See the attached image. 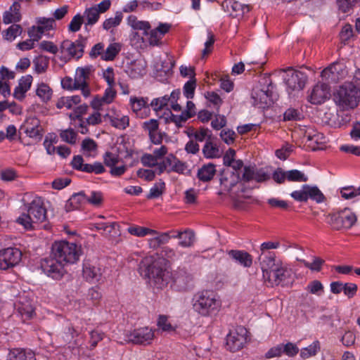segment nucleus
<instances>
[{
    "mask_svg": "<svg viewBox=\"0 0 360 360\" xmlns=\"http://www.w3.org/2000/svg\"><path fill=\"white\" fill-rule=\"evenodd\" d=\"M79 259L77 247L67 241L55 242L51 248V256L41 262L42 271L53 279L59 280L65 274V264Z\"/></svg>",
    "mask_w": 360,
    "mask_h": 360,
    "instance_id": "f257e3e1",
    "label": "nucleus"
},
{
    "mask_svg": "<svg viewBox=\"0 0 360 360\" xmlns=\"http://www.w3.org/2000/svg\"><path fill=\"white\" fill-rule=\"evenodd\" d=\"M259 262L264 279L271 285H283L291 276V269L281 259H276L274 252L259 255Z\"/></svg>",
    "mask_w": 360,
    "mask_h": 360,
    "instance_id": "f03ea898",
    "label": "nucleus"
},
{
    "mask_svg": "<svg viewBox=\"0 0 360 360\" xmlns=\"http://www.w3.org/2000/svg\"><path fill=\"white\" fill-rule=\"evenodd\" d=\"M25 207L27 212L22 213L16 219V222L25 229H34L37 225L46 220V210L41 198L36 197L30 203L26 205Z\"/></svg>",
    "mask_w": 360,
    "mask_h": 360,
    "instance_id": "7ed1b4c3",
    "label": "nucleus"
},
{
    "mask_svg": "<svg viewBox=\"0 0 360 360\" xmlns=\"http://www.w3.org/2000/svg\"><path fill=\"white\" fill-rule=\"evenodd\" d=\"M193 310L202 316L216 314L221 307L220 301L213 291L202 290L195 293L192 300Z\"/></svg>",
    "mask_w": 360,
    "mask_h": 360,
    "instance_id": "20e7f679",
    "label": "nucleus"
},
{
    "mask_svg": "<svg viewBox=\"0 0 360 360\" xmlns=\"http://www.w3.org/2000/svg\"><path fill=\"white\" fill-rule=\"evenodd\" d=\"M333 100L343 110L353 109L360 101V89L353 82H345L333 93Z\"/></svg>",
    "mask_w": 360,
    "mask_h": 360,
    "instance_id": "39448f33",
    "label": "nucleus"
},
{
    "mask_svg": "<svg viewBox=\"0 0 360 360\" xmlns=\"http://www.w3.org/2000/svg\"><path fill=\"white\" fill-rule=\"evenodd\" d=\"M164 259L153 261L146 268V274L150 284L158 289H163L171 283L172 274L165 267Z\"/></svg>",
    "mask_w": 360,
    "mask_h": 360,
    "instance_id": "423d86ee",
    "label": "nucleus"
},
{
    "mask_svg": "<svg viewBox=\"0 0 360 360\" xmlns=\"http://www.w3.org/2000/svg\"><path fill=\"white\" fill-rule=\"evenodd\" d=\"M327 223L336 231L349 229L357 221V217L349 208L326 215Z\"/></svg>",
    "mask_w": 360,
    "mask_h": 360,
    "instance_id": "0eeeda50",
    "label": "nucleus"
},
{
    "mask_svg": "<svg viewBox=\"0 0 360 360\" xmlns=\"http://www.w3.org/2000/svg\"><path fill=\"white\" fill-rule=\"evenodd\" d=\"M87 38L81 35L75 41L69 39L63 41L60 45V51L62 53H67L68 58L65 56L63 59L67 62L71 58L79 60L81 58L84 52V48L87 44Z\"/></svg>",
    "mask_w": 360,
    "mask_h": 360,
    "instance_id": "6e6552de",
    "label": "nucleus"
},
{
    "mask_svg": "<svg viewBox=\"0 0 360 360\" xmlns=\"http://www.w3.org/2000/svg\"><path fill=\"white\" fill-rule=\"evenodd\" d=\"M290 196L295 201L300 202H306L310 199L316 203H322L326 200L323 193L317 186L309 184L302 185L300 190L292 192Z\"/></svg>",
    "mask_w": 360,
    "mask_h": 360,
    "instance_id": "1a4fd4ad",
    "label": "nucleus"
},
{
    "mask_svg": "<svg viewBox=\"0 0 360 360\" xmlns=\"http://www.w3.org/2000/svg\"><path fill=\"white\" fill-rule=\"evenodd\" d=\"M247 330L243 326H238L230 331L226 339L227 349L235 352L242 349L247 341Z\"/></svg>",
    "mask_w": 360,
    "mask_h": 360,
    "instance_id": "9d476101",
    "label": "nucleus"
},
{
    "mask_svg": "<svg viewBox=\"0 0 360 360\" xmlns=\"http://www.w3.org/2000/svg\"><path fill=\"white\" fill-rule=\"evenodd\" d=\"M282 71L288 72L285 82L288 88L292 91H300L305 86L307 76L304 72L293 70L291 67L283 69Z\"/></svg>",
    "mask_w": 360,
    "mask_h": 360,
    "instance_id": "9b49d317",
    "label": "nucleus"
},
{
    "mask_svg": "<svg viewBox=\"0 0 360 360\" xmlns=\"http://www.w3.org/2000/svg\"><path fill=\"white\" fill-rule=\"evenodd\" d=\"M127 338L128 341L135 345H148L155 338L154 331L149 327H141L130 331Z\"/></svg>",
    "mask_w": 360,
    "mask_h": 360,
    "instance_id": "f8f14e48",
    "label": "nucleus"
},
{
    "mask_svg": "<svg viewBox=\"0 0 360 360\" xmlns=\"http://www.w3.org/2000/svg\"><path fill=\"white\" fill-rule=\"evenodd\" d=\"M171 286L178 291L187 290L192 285L193 275L184 268L172 272Z\"/></svg>",
    "mask_w": 360,
    "mask_h": 360,
    "instance_id": "ddd939ff",
    "label": "nucleus"
},
{
    "mask_svg": "<svg viewBox=\"0 0 360 360\" xmlns=\"http://www.w3.org/2000/svg\"><path fill=\"white\" fill-rule=\"evenodd\" d=\"M22 252L18 248H8L0 250V269L13 267L21 260Z\"/></svg>",
    "mask_w": 360,
    "mask_h": 360,
    "instance_id": "4468645a",
    "label": "nucleus"
},
{
    "mask_svg": "<svg viewBox=\"0 0 360 360\" xmlns=\"http://www.w3.org/2000/svg\"><path fill=\"white\" fill-rule=\"evenodd\" d=\"M330 96V88L325 83H318L310 91L307 99L314 105H320L328 100Z\"/></svg>",
    "mask_w": 360,
    "mask_h": 360,
    "instance_id": "2eb2a0df",
    "label": "nucleus"
},
{
    "mask_svg": "<svg viewBox=\"0 0 360 360\" xmlns=\"http://www.w3.org/2000/svg\"><path fill=\"white\" fill-rule=\"evenodd\" d=\"M221 6L233 18L243 16L250 11L249 6L242 4L235 0H225L222 2Z\"/></svg>",
    "mask_w": 360,
    "mask_h": 360,
    "instance_id": "dca6fc26",
    "label": "nucleus"
},
{
    "mask_svg": "<svg viewBox=\"0 0 360 360\" xmlns=\"http://www.w3.org/2000/svg\"><path fill=\"white\" fill-rule=\"evenodd\" d=\"M20 129L30 138L41 139L43 136L40 121L34 117L27 118Z\"/></svg>",
    "mask_w": 360,
    "mask_h": 360,
    "instance_id": "f3484780",
    "label": "nucleus"
},
{
    "mask_svg": "<svg viewBox=\"0 0 360 360\" xmlns=\"http://www.w3.org/2000/svg\"><path fill=\"white\" fill-rule=\"evenodd\" d=\"M82 275L89 282H98L102 277L101 269L86 261L83 264Z\"/></svg>",
    "mask_w": 360,
    "mask_h": 360,
    "instance_id": "a211bd4d",
    "label": "nucleus"
},
{
    "mask_svg": "<svg viewBox=\"0 0 360 360\" xmlns=\"http://www.w3.org/2000/svg\"><path fill=\"white\" fill-rule=\"evenodd\" d=\"M220 184L224 186L227 191H230L240 181V174H235L233 172H230L229 169H223L220 174Z\"/></svg>",
    "mask_w": 360,
    "mask_h": 360,
    "instance_id": "6ab92c4d",
    "label": "nucleus"
},
{
    "mask_svg": "<svg viewBox=\"0 0 360 360\" xmlns=\"http://www.w3.org/2000/svg\"><path fill=\"white\" fill-rule=\"evenodd\" d=\"M230 257L245 267H250L252 264L251 255L243 250H231L228 252Z\"/></svg>",
    "mask_w": 360,
    "mask_h": 360,
    "instance_id": "aec40b11",
    "label": "nucleus"
},
{
    "mask_svg": "<svg viewBox=\"0 0 360 360\" xmlns=\"http://www.w3.org/2000/svg\"><path fill=\"white\" fill-rule=\"evenodd\" d=\"M214 139H207L202 148V153L206 158L213 159L221 156V152L219 146L214 142Z\"/></svg>",
    "mask_w": 360,
    "mask_h": 360,
    "instance_id": "412c9836",
    "label": "nucleus"
},
{
    "mask_svg": "<svg viewBox=\"0 0 360 360\" xmlns=\"http://www.w3.org/2000/svg\"><path fill=\"white\" fill-rule=\"evenodd\" d=\"M172 238L180 240L179 244L184 248H188L193 245L195 240L193 231L186 229L184 231H176V234L172 235Z\"/></svg>",
    "mask_w": 360,
    "mask_h": 360,
    "instance_id": "4be33fe9",
    "label": "nucleus"
},
{
    "mask_svg": "<svg viewBox=\"0 0 360 360\" xmlns=\"http://www.w3.org/2000/svg\"><path fill=\"white\" fill-rule=\"evenodd\" d=\"M189 138H193L195 141L202 142L206 141L207 139H216L212 136V131L208 129L203 127H200L198 129H191L188 133Z\"/></svg>",
    "mask_w": 360,
    "mask_h": 360,
    "instance_id": "5701e85b",
    "label": "nucleus"
},
{
    "mask_svg": "<svg viewBox=\"0 0 360 360\" xmlns=\"http://www.w3.org/2000/svg\"><path fill=\"white\" fill-rule=\"evenodd\" d=\"M7 360H36V358L32 351L17 348L10 351Z\"/></svg>",
    "mask_w": 360,
    "mask_h": 360,
    "instance_id": "b1692460",
    "label": "nucleus"
},
{
    "mask_svg": "<svg viewBox=\"0 0 360 360\" xmlns=\"http://www.w3.org/2000/svg\"><path fill=\"white\" fill-rule=\"evenodd\" d=\"M215 173V165L212 163H208L207 165H204L198 169L197 176L200 181L207 182L213 179Z\"/></svg>",
    "mask_w": 360,
    "mask_h": 360,
    "instance_id": "393cba45",
    "label": "nucleus"
},
{
    "mask_svg": "<svg viewBox=\"0 0 360 360\" xmlns=\"http://www.w3.org/2000/svg\"><path fill=\"white\" fill-rule=\"evenodd\" d=\"M307 138L306 143L307 146L312 150L320 149L319 145H321L326 143V137L321 133H307L305 135Z\"/></svg>",
    "mask_w": 360,
    "mask_h": 360,
    "instance_id": "a878e982",
    "label": "nucleus"
},
{
    "mask_svg": "<svg viewBox=\"0 0 360 360\" xmlns=\"http://www.w3.org/2000/svg\"><path fill=\"white\" fill-rule=\"evenodd\" d=\"M128 24L132 27L134 30H140L143 32V35H148L149 30L150 29V25L148 21L138 20L136 16L130 15L128 18Z\"/></svg>",
    "mask_w": 360,
    "mask_h": 360,
    "instance_id": "bb28decb",
    "label": "nucleus"
},
{
    "mask_svg": "<svg viewBox=\"0 0 360 360\" xmlns=\"http://www.w3.org/2000/svg\"><path fill=\"white\" fill-rule=\"evenodd\" d=\"M158 236L148 240V245L150 248L156 250L161 245L166 244L172 238L169 233H162L157 234Z\"/></svg>",
    "mask_w": 360,
    "mask_h": 360,
    "instance_id": "cd10ccee",
    "label": "nucleus"
},
{
    "mask_svg": "<svg viewBox=\"0 0 360 360\" xmlns=\"http://www.w3.org/2000/svg\"><path fill=\"white\" fill-rule=\"evenodd\" d=\"M252 98L254 100V103L257 104H268L269 101V90H264L262 89L255 88L253 89Z\"/></svg>",
    "mask_w": 360,
    "mask_h": 360,
    "instance_id": "c85d7f7f",
    "label": "nucleus"
},
{
    "mask_svg": "<svg viewBox=\"0 0 360 360\" xmlns=\"http://www.w3.org/2000/svg\"><path fill=\"white\" fill-rule=\"evenodd\" d=\"M120 49L121 46L120 44H110L105 50H103V53L101 55V59L105 61L113 60L120 51Z\"/></svg>",
    "mask_w": 360,
    "mask_h": 360,
    "instance_id": "c756f323",
    "label": "nucleus"
},
{
    "mask_svg": "<svg viewBox=\"0 0 360 360\" xmlns=\"http://www.w3.org/2000/svg\"><path fill=\"white\" fill-rule=\"evenodd\" d=\"M90 72L91 67L78 68L76 70L75 80L79 87L86 85V79L89 78Z\"/></svg>",
    "mask_w": 360,
    "mask_h": 360,
    "instance_id": "7c9ffc66",
    "label": "nucleus"
},
{
    "mask_svg": "<svg viewBox=\"0 0 360 360\" xmlns=\"http://www.w3.org/2000/svg\"><path fill=\"white\" fill-rule=\"evenodd\" d=\"M100 16L99 11H97V8L96 6H93L89 8H86L84 13V18L86 19L85 27H86L88 25H93L95 24Z\"/></svg>",
    "mask_w": 360,
    "mask_h": 360,
    "instance_id": "2f4dec72",
    "label": "nucleus"
},
{
    "mask_svg": "<svg viewBox=\"0 0 360 360\" xmlns=\"http://www.w3.org/2000/svg\"><path fill=\"white\" fill-rule=\"evenodd\" d=\"M191 79L188 81L184 86L183 91L184 96L188 98H193L194 96L195 89L196 86V79H195V72L193 69H191Z\"/></svg>",
    "mask_w": 360,
    "mask_h": 360,
    "instance_id": "473e14b6",
    "label": "nucleus"
},
{
    "mask_svg": "<svg viewBox=\"0 0 360 360\" xmlns=\"http://www.w3.org/2000/svg\"><path fill=\"white\" fill-rule=\"evenodd\" d=\"M104 117H108L112 126L120 129H124L129 124V118L126 115H124L121 117H116L110 116L108 114H106Z\"/></svg>",
    "mask_w": 360,
    "mask_h": 360,
    "instance_id": "72a5a7b5",
    "label": "nucleus"
},
{
    "mask_svg": "<svg viewBox=\"0 0 360 360\" xmlns=\"http://www.w3.org/2000/svg\"><path fill=\"white\" fill-rule=\"evenodd\" d=\"M52 94V89L45 83L39 84L36 90V94L43 102L49 101L51 98Z\"/></svg>",
    "mask_w": 360,
    "mask_h": 360,
    "instance_id": "f704fd0d",
    "label": "nucleus"
},
{
    "mask_svg": "<svg viewBox=\"0 0 360 360\" xmlns=\"http://www.w3.org/2000/svg\"><path fill=\"white\" fill-rule=\"evenodd\" d=\"M128 232L134 236L138 237H143L146 235H155L158 234V231L154 229L149 228L141 227V226H131L128 229Z\"/></svg>",
    "mask_w": 360,
    "mask_h": 360,
    "instance_id": "c9c22d12",
    "label": "nucleus"
},
{
    "mask_svg": "<svg viewBox=\"0 0 360 360\" xmlns=\"http://www.w3.org/2000/svg\"><path fill=\"white\" fill-rule=\"evenodd\" d=\"M170 116L165 118V122H174L176 127H181V122H186L188 119L191 118V115L188 112H182L180 115H175L169 111Z\"/></svg>",
    "mask_w": 360,
    "mask_h": 360,
    "instance_id": "e433bc0d",
    "label": "nucleus"
},
{
    "mask_svg": "<svg viewBox=\"0 0 360 360\" xmlns=\"http://www.w3.org/2000/svg\"><path fill=\"white\" fill-rule=\"evenodd\" d=\"M122 13L121 11H117L114 18H109L103 22V29L108 30L112 27L118 26L122 22Z\"/></svg>",
    "mask_w": 360,
    "mask_h": 360,
    "instance_id": "4c0bfd02",
    "label": "nucleus"
},
{
    "mask_svg": "<svg viewBox=\"0 0 360 360\" xmlns=\"http://www.w3.org/2000/svg\"><path fill=\"white\" fill-rule=\"evenodd\" d=\"M298 261L302 262L304 266L313 271H320L321 270L322 265L325 261L320 257H314L313 262L309 263L304 259H298Z\"/></svg>",
    "mask_w": 360,
    "mask_h": 360,
    "instance_id": "58836bf2",
    "label": "nucleus"
},
{
    "mask_svg": "<svg viewBox=\"0 0 360 360\" xmlns=\"http://www.w3.org/2000/svg\"><path fill=\"white\" fill-rule=\"evenodd\" d=\"M320 349V344L319 341L314 342L311 345L301 349L300 356L304 358H309L315 356Z\"/></svg>",
    "mask_w": 360,
    "mask_h": 360,
    "instance_id": "ea45409f",
    "label": "nucleus"
},
{
    "mask_svg": "<svg viewBox=\"0 0 360 360\" xmlns=\"http://www.w3.org/2000/svg\"><path fill=\"white\" fill-rule=\"evenodd\" d=\"M303 118L302 113L297 109L290 108L283 113L284 121H298Z\"/></svg>",
    "mask_w": 360,
    "mask_h": 360,
    "instance_id": "a19ab883",
    "label": "nucleus"
},
{
    "mask_svg": "<svg viewBox=\"0 0 360 360\" xmlns=\"http://www.w3.org/2000/svg\"><path fill=\"white\" fill-rule=\"evenodd\" d=\"M82 172L101 174L105 172V169L102 163L99 162H95L94 164H85Z\"/></svg>",
    "mask_w": 360,
    "mask_h": 360,
    "instance_id": "79ce46f5",
    "label": "nucleus"
},
{
    "mask_svg": "<svg viewBox=\"0 0 360 360\" xmlns=\"http://www.w3.org/2000/svg\"><path fill=\"white\" fill-rule=\"evenodd\" d=\"M97 143L90 138L84 139L82 142V150L84 155L91 156V153L97 150Z\"/></svg>",
    "mask_w": 360,
    "mask_h": 360,
    "instance_id": "37998d69",
    "label": "nucleus"
},
{
    "mask_svg": "<svg viewBox=\"0 0 360 360\" xmlns=\"http://www.w3.org/2000/svg\"><path fill=\"white\" fill-rule=\"evenodd\" d=\"M340 192L342 198L346 200L352 199L358 195H360L359 187L355 188L354 186H346L342 188Z\"/></svg>",
    "mask_w": 360,
    "mask_h": 360,
    "instance_id": "c03bdc74",
    "label": "nucleus"
},
{
    "mask_svg": "<svg viewBox=\"0 0 360 360\" xmlns=\"http://www.w3.org/2000/svg\"><path fill=\"white\" fill-rule=\"evenodd\" d=\"M287 180L289 181L305 182L308 178L302 172L297 169L287 171Z\"/></svg>",
    "mask_w": 360,
    "mask_h": 360,
    "instance_id": "a18cd8bd",
    "label": "nucleus"
},
{
    "mask_svg": "<svg viewBox=\"0 0 360 360\" xmlns=\"http://www.w3.org/2000/svg\"><path fill=\"white\" fill-rule=\"evenodd\" d=\"M37 25L43 29V32H47L54 29L55 20L52 18H39L37 20Z\"/></svg>",
    "mask_w": 360,
    "mask_h": 360,
    "instance_id": "49530a36",
    "label": "nucleus"
},
{
    "mask_svg": "<svg viewBox=\"0 0 360 360\" xmlns=\"http://www.w3.org/2000/svg\"><path fill=\"white\" fill-rule=\"evenodd\" d=\"M165 182L160 181L157 183L150 189V192L147 195L148 199H153L160 197L165 190Z\"/></svg>",
    "mask_w": 360,
    "mask_h": 360,
    "instance_id": "de8ad7c7",
    "label": "nucleus"
},
{
    "mask_svg": "<svg viewBox=\"0 0 360 360\" xmlns=\"http://www.w3.org/2000/svg\"><path fill=\"white\" fill-rule=\"evenodd\" d=\"M22 29L20 25L13 24L5 31V39L13 40L22 33Z\"/></svg>",
    "mask_w": 360,
    "mask_h": 360,
    "instance_id": "09e8293b",
    "label": "nucleus"
},
{
    "mask_svg": "<svg viewBox=\"0 0 360 360\" xmlns=\"http://www.w3.org/2000/svg\"><path fill=\"white\" fill-rule=\"evenodd\" d=\"M60 136L63 141L70 144H75L76 143L77 134L72 129L61 131Z\"/></svg>",
    "mask_w": 360,
    "mask_h": 360,
    "instance_id": "8fccbe9b",
    "label": "nucleus"
},
{
    "mask_svg": "<svg viewBox=\"0 0 360 360\" xmlns=\"http://www.w3.org/2000/svg\"><path fill=\"white\" fill-rule=\"evenodd\" d=\"M78 335L79 333L72 327H68L67 330L64 333L63 338L66 343L70 344L73 341L75 345H79L78 340L77 339L74 340V338Z\"/></svg>",
    "mask_w": 360,
    "mask_h": 360,
    "instance_id": "3c124183",
    "label": "nucleus"
},
{
    "mask_svg": "<svg viewBox=\"0 0 360 360\" xmlns=\"http://www.w3.org/2000/svg\"><path fill=\"white\" fill-rule=\"evenodd\" d=\"M307 290L311 294L320 295L323 292V286L318 280L311 281L307 286Z\"/></svg>",
    "mask_w": 360,
    "mask_h": 360,
    "instance_id": "603ef678",
    "label": "nucleus"
},
{
    "mask_svg": "<svg viewBox=\"0 0 360 360\" xmlns=\"http://www.w3.org/2000/svg\"><path fill=\"white\" fill-rule=\"evenodd\" d=\"M255 169L256 167L255 166H245L243 173L239 181L249 182L255 180Z\"/></svg>",
    "mask_w": 360,
    "mask_h": 360,
    "instance_id": "864d4df0",
    "label": "nucleus"
},
{
    "mask_svg": "<svg viewBox=\"0 0 360 360\" xmlns=\"http://www.w3.org/2000/svg\"><path fill=\"white\" fill-rule=\"evenodd\" d=\"M146 73V64L144 62L136 61L132 65L131 74L132 77H137L143 76Z\"/></svg>",
    "mask_w": 360,
    "mask_h": 360,
    "instance_id": "5fc2aeb1",
    "label": "nucleus"
},
{
    "mask_svg": "<svg viewBox=\"0 0 360 360\" xmlns=\"http://www.w3.org/2000/svg\"><path fill=\"white\" fill-rule=\"evenodd\" d=\"M157 326L163 331L171 332L174 330V328L168 321V317L165 315L159 316Z\"/></svg>",
    "mask_w": 360,
    "mask_h": 360,
    "instance_id": "6e6d98bb",
    "label": "nucleus"
},
{
    "mask_svg": "<svg viewBox=\"0 0 360 360\" xmlns=\"http://www.w3.org/2000/svg\"><path fill=\"white\" fill-rule=\"evenodd\" d=\"M148 98H131L130 102L132 110L137 114L143 108L147 105Z\"/></svg>",
    "mask_w": 360,
    "mask_h": 360,
    "instance_id": "4d7b16f0",
    "label": "nucleus"
},
{
    "mask_svg": "<svg viewBox=\"0 0 360 360\" xmlns=\"http://www.w3.org/2000/svg\"><path fill=\"white\" fill-rule=\"evenodd\" d=\"M83 22L84 17L80 14H77L72 18L70 23L69 24L68 29L70 32H76L80 30Z\"/></svg>",
    "mask_w": 360,
    "mask_h": 360,
    "instance_id": "13d9d810",
    "label": "nucleus"
},
{
    "mask_svg": "<svg viewBox=\"0 0 360 360\" xmlns=\"http://www.w3.org/2000/svg\"><path fill=\"white\" fill-rule=\"evenodd\" d=\"M169 101L168 96H164L160 98H154L151 103L150 106L155 111H158L166 106Z\"/></svg>",
    "mask_w": 360,
    "mask_h": 360,
    "instance_id": "bf43d9fd",
    "label": "nucleus"
},
{
    "mask_svg": "<svg viewBox=\"0 0 360 360\" xmlns=\"http://www.w3.org/2000/svg\"><path fill=\"white\" fill-rule=\"evenodd\" d=\"M34 70L38 74L44 72L48 68V59L40 56L34 60Z\"/></svg>",
    "mask_w": 360,
    "mask_h": 360,
    "instance_id": "052dcab7",
    "label": "nucleus"
},
{
    "mask_svg": "<svg viewBox=\"0 0 360 360\" xmlns=\"http://www.w3.org/2000/svg\"><path fill=\"white\" fill-rule=\"evenodd\" d=\"M219 135L221 139L227 145L233 144L236 137L235 131L231 129H223Z\"/></svg>",
    "mask_w": 360,
    "mask_h": 360,
    "instance_id": "680f3d73",
    "label": "nucleus"
},
{
    "mask_svg": "<svg viewBox=\"0 0 360 360\" xmlns=\"http://www.w3.org/2000/svg\"><path fill=\"white\" fill-rule=\"evenodd\" d=\"M174 160H175V155H174L173 154H169L165 158V159L162 162L160 163L158 162L157 169L158 171V174H160L162 172H164V171L166 170L167 167H172V165L173 164Z\"/></svg>",
    "mask_w": 360,
    "mask_h": 360,
    "instance_id": "e2e57ef3",
    "label": "nucleus"
},
{
    "mask_svg": "<svg viewBox=\"0 0 360 360\" xmlns=\"http://www.w3.org/2000/svg\"><path fill=\"white\" fill-rule=\"evenodd\" d=\"M86 202L94 206H99L103 202V195L99 191H91L89 196L86 195Z\"/></svg>",
    "mask_w": 360,
    "mask_h": 360,
    "instance_id": "0e129e2a",
    "label": "nucleus"
},
{
    "mask_svg": "<svg viewBox=\"0 0 360 360\" xmlns=\"http://www.w3.org/2000/svg\"><path fill=\"white\" fill-rule=\"evenodd\" d=\"M43 29L37 26H32L28 30V35L30 38L34 41H38L44 34Z\"/></svg>",
    "mask_w": 360,
    "mask_h": 360,
    "instance_id": "69168bd1",
    "label": "nucleus"
},
{
    "mask_svg": "<svg viewBox=\"0 0 360 360\" xmlns=\"http://www.w3.org/2000/svg\"><path fill=\"white\" fill-rule=\"evenodd\" d=\"M287 171L285 172L282 168L278 167L272 174V179L278 184H282L287 179Z\"/></svg>",
    "mask_w": 360,
    "mask_h": 360,
    "instance_id": "338daca9",
    "label": "nucleus"
},
{
    "mask_svg": "<svg viewBox=\"0 0 360 360\" xmlns=\"http://www.w3.org/2000/svg\"><path fill=\"white\" fill-rule=\"evenodd\" d=\"M104 164L110 168L115 166L119 162L118 155L111 152H106L103 155Z\"/></svg>",
    "mask_w": 360,
    "mask_h": 360,
    "instance_id": "774afa93",
    "label": "nucleus"
}]
</instances>
